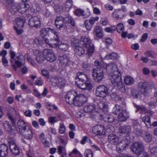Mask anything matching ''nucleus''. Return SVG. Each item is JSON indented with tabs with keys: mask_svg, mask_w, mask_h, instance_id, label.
Instances as JSON below:
<instances>
[{
	"mask_svg": "<svg viewBox=\"0 0 157 157\" xmlns=\"http://www.w3.org/2000/svg\"><path fill=\"white\" fill-rule=\"evenodd\" d=\"M73 46L75 47L74 51L75 54L81 56L85 54V50L83 48L80 47L77 43L76 44L75 42H73Z\"/></svg>",
	"mask_w": 157,
	"mask_h": 157,
	"instance_id": "412c9836",
	"label": "nucleus"
},
{
	"mask_svg": "<svg viewBox=\"0 0 157 157\" xmlns=\"http://www.w3.org/2000/svg\"><path fill=\"white\" fill-rule=\"evenodd\" d=\"M142 121L144 122L147 128H150L151 125L150 118L148 116L144 117L142 118Z\"/></svg>",
	"mask_w": 157,
	"mask_h": 157,
	"instance_id": "f704fd0d",
	"label": "nucleus"
},
{
	"mask_svg": "<svg viewBox=\"0 0 157 157\" xmlns=\"http://www.w3.org/2000/svg\"><path fill=\"white\" fill-rule=\"evenodd\" d=\"M58 60L61 65L63 67L68 66L71 63L69 58V56L68 55L58 54Z\"/></svg>",
	"mask_w": 157,
	"mask_h": 157,
	"instance_id": "1a4fd4ad",
	"label": "nucleus"
},
{
	"mask_svg": "<svg viewBox=\"0 0 157 157\" xmlns=\"http://www.w3.org/2000/svg\"><path fill=\"white\" fill-rule=\"evenodd\" d=\"M75 78L76 80H88L87 75L82 72L77 73Z\"/></svg>",
	"mask_w": 157,
	"mask_h": 157,
	"instance_id": "2f4dec72",
	"label": "nucleus"
},
{
	"mask_svg": "<svg viewBox=\"0 0 157 157\" xmlns=\"http://www.w3.org/2000/svg\"><path fill=\"white\" fill-rule=\"evenodd\" d=\"M114 128L113 126L111 125H109L106 129V132L109 133H112L114 131Z\"/></svg>",
	"mask_w": 157,
	"mask_h": 157,
	"instance_id": "052dcab7",
	"label": "nucleus"
},
{
	"mask_svg": "<svg viewBox=\"0 0 157 157\" xmlns=\"http://www.w3.org/2000/svg\"><path fill=\"white\" fill-rule=\"evenodd\" d=\"M94 31L97 37L100 38L103 37L102 30L101 27L98 25L95 26L94 29Z\"/></svg>",
	"mask_w": 157,
	"mask_h": 157,
	"instance_id": "c756f323",
	"label": "nucleus"
},
{
	"mask_svg": "<svg viewBox=\"0 0 157 157\" xmlns=\"http://www.w3.org/2000/svg\"><path fill=\"white\" fill-rule=\"evenodd\" d=\"M121 9L115 10L112 13L113 17L117 19H121L123 18L124 15L121 12Z\"/></svg>",
	"mask_w": 157,
	"mask_h": 157,
	"instance_id": "cd10ccee",
	"label": "nucleus"
},
{
	"mask_svg": "<svg viewBox=\"0 0 157 157\" xmlns=\"http://www.w3.org/2000/svg\"><path fill=\"white\" fill-rule=\"evenodd\" d=\"M110 96L112 100L115 101H120L122 100V98L115 92L112 93L110 94Z\"/></svg>",
	"mask_w": 157,
	"mask_h": 157,
	"instance_id": "a18cd8bd",
	"label": "nucleus"
},
{
	"mask_svg": "<svg viewBox=\"0 0 157 157\" xmlns=\"http://www.w3.org/2000/svg\"><path fill=\"white\" fill-rule=\"evenodd\" d=\"M84 24L87 30H90L91 29L92 26L90 24L88 20H85L84 22Z\"/></svg>",
	"mask_w": 157,
	"mask_h": 157,
	"instance_id": "864d4df0",
	"label": "nucleus"
},
{
	"mask_svg": "<svg viewBox=\"0 0 157 157\" xmlns=\"http://www.w3.org/2000/svg\"><path fill=\"white\" fill-rule=\"evenodd\" d=\"M73 5V1L72 0H67L65 3V7L68 9V11L72 7Z\"/></svg>",
	"mask_w": 157,
	"mask_h": 157,
	"instance_id": "09e8293b",
	"label": "nucleus"
},
{
	"mask_svg": "<svg viewBox=\"0 0 157 157\" xmlns=\"http://www.w3.org/2000/svg\"><path fill=\"white\" fill-rule=\"evenodd\" d=\"M64 19L65 22L70 23L73 26H75V21L71 16L67 15L66 17H64Z\"/></svg>",
	"mask_w": 157,
	"mask_h": 157,
	"instance_id": "c9c22d12",
	"label": "nucleus"
},
{
	"mask_svg": "<svg viewBox=\"0 0 157 157\" xmlns=\"http://www.w3.org/2000/svg\"><path fill=\"white\" fill-rule=\"evenodd\" d=\"M28 24L30 28H38L41 25L40 18L37 16L32 17L29 19Z\"/></svg>",
	"mask_w": 157,
	"mask_h": 157,
	"instance_id": "4468645a",
	"label": "nucleus"
},
{
	"mask_svg": "<svg viewBox=\"0 0 157 157\" xmlns=\"http://www.w3.org/2000/svg\"><path fill=\"white\" fill-rule=\"evenodd\" d=\"M150 152L153 155L157 156V147H153L151 149Z\"/></svg>",
	"mask_w": 157,
	"mask_h": 157,
	"instance_id": "338daca9",
	"label": "nucleus"
},
{
	"mask_svg": "<svg viewBox=\"0 0 157 157\" xmlns=\"http://www.w3.org/2000/svg\"><path fill=\"white\" fill-rule=\"evenodd\" d=\"M129 141L127 139H124L120 141L116 146V150L119 152L123 151L129 144Z\"/></svg>",
	"mask_w": 157,
	"mask_h": 157,
	"instance_id": "2eb2a0df",
	"label": "nucleus"
},
{
	"mask_svg": "<svg viewBox=\"0 0 157 157\" xmlns=\"http://www.w3.org/2000/svg\"><path fill=\"white\" fill-rule=\"evenodd\" d=\"M103 114H100L97 111H94L90 115L91 117L93 120H95L96 118L100 117L102 119V115Z\"/></svg>",
	"mask_w": 157,
	"mask_h": 157,
	"instance_id": "79ce46f5",
	"label": "nucleus"
},
{
	"mask_svg": "<svg viewBox=\"0 0 157 157\" xmlns=\"http://www.w3.org/2000/svg\"><path fill=\"white\" fill-rule=\"evenodd\" d=\"M106 72L109 75L112 74H116L121 72L117 68V67L114 63H109L106 65Z\"/></svg>",
	"mask_w": 157,
	"mask_h": 157,
	"instance_id": "9d476101",
	"label": "nucleus"
},
{
	"mask_svg": "<svg viewBox=\"0 0 157 157\" xmlns=\"http://www.w3.org/2000/svg\"><path fill=\"white\" fill-rule=\"evenodd\" d=\"M134 106L136 108V112L140 110L142 112H143V113H145L146 111V108L143 106L139 105H137L135 103H133Z\"/></svg>",
	"mask_w": 157,
	"mask_h": 157,
	"instance_id": "37998d69",
	"label": "nucleus"
},
{
	"mask_svg": "<svg viewBox=\"0 0 157 157\" xmlns=\"http://www.w3.org/2000/svg\"><path fill=\"white\" fill-rule=\"evenodd\" d=\"M11 147H10V148L12 154L14 155H18L20 153V150L17 145L16 144Z\"/></svg>",
	"mask_w": 157,
	"mask_h": 157,
	"instance_id": "7c9ffc66",
	"label": "nucleus"
},
{
	"mask_svg": "<svg viewBox=\"0 0 157 157\" xmlns=\"http://www.w3.org/2000/svg\"><path fill=\"white\" fill-rule=\"evenodd\" d=\"M104 127L101 124L94 126L92 129L93 132L96 135L101 136L104 134Z\"/></svg>",
	"mask_w": 157,
	"mask_h": 157,
	"instance_id": "f3484780",
	"label": "nucleus"
},
{
	"mask_svg": "<svg viewBox=\"0 0 157 157\" xmlns=\"http://www.w3.org/2000/svg\"><path fill=\"white\" fill-rule=\"evenodd\" d=\"M17 7H18L17 11L20 13H22L27 12L28 10H29V5L24 3H21L18 4Z\"/></svg>",
	"mask_w": 157,
	"mask_h": 157,
	"instance_id": "4be33fe9",
	"label": "nucleus"
},
{
	"mask_svg": "<svg viewBox=\"0 0 157 157\" xmlns=\"http://www.w3.org/2000/svg\"><path fill=\"white\" fill-rule=\"evenodd\" d=\"M128 113L125 110H123L118 115V119L121 121H125L129 117Z\"/></svg>",
	"mask_w": 157,
	"mask_h": 157,
	"instance_id": "bb28decb",
	"label": "nucleus"
},
{
	"mask_svg": "<svg viewBox=\"0 0 157 157\" xmlns=\"http://www.w3.org/2000/svg\"><path fill=\"white\" fill-rule=\"evenodd\" d=\"M124 29V26L122 23H120L117 25L116 28V30L117 31L120 33L122 32Z\"/></svg>",
	"mask_w": 157,
	"mask_h": 157,
	"instance_id": "3c124183",
	"label": "nucleus"
},
{
	"mask_svg": "<svg viewBox=\"0 0 157 157\" xmlns=\"http://www.w3.org/2000/svg\"><path fill=\"white\" fill-rule=\"evenodd\" d=\"M97 108L104 113L107 112L108 110V105L107 103L103 101H99L98 103Z\"/></svg>",
	"mask_w": 157,
	"mask_h": 157,
	"instance_id": "393cba45",
	"label": "nucleus"
},
{
	"mask_svg": "<svg viewBox=\"0 0 157 157\" xmlns=\"http://www.w3.org/2000/svg\"><path fill=\"white\" fill-rule=\"evenodd\" d=\"M37 52L38 55L36 56L35 58L36 59L38 63H41L44 60V57L43 56V54L39 53L38 51H37Z\"/></svg>",
	"mask_w": 157,
	"mask_h": 157,
	"instance_id": "c03bdc74",
	"label": "nucleus"
},
{
	"mask_svg": "<svg viewBox=\"0 0 157 157\" xmlns=\"http://www.w3.org/2000/svg\"><path fill=\"white\" fill-rule=\"evenodd\" d=\"M147 82H140L138 83V88L141 93L145 96H147L148 92L147 87L146 86Z\"/></svg>",
	"mask_w": 157,
	"mask_h": 157,
	"instance_id": "dca6fc26",
	"label": "nucleus"
},
{
	"mask_svg": "<svg viewBox=\"0 0 157 157\" xmlns=\"http://www.w3.org/2000/svg\"><path fill=\"white\" fill-rule=\"evenodd\" d=\"M56 46H58L59 48L62 51H66L68 48V45L66 43H61L60 44L58 45L57 43L54 44Z\"/></svg>",
	"mask_w": 157,
	"mask_h": 157,
	"instance_id": "a19ab883",
	"label": "nucleus"
},
{
	"mask_svg": "<svg viewBox=\"0 0 157 157\" xmlns=\"http://www.w3.org/2000/svg\"><path fill=\"white\" fill-rule=\"evenodd\" d=\"M107 112H105L102 115V119L106 122L111 123L114 121V118L113 115L111 114H106Z\"/></svg>",
	"mask_w": 157,
	"mask_h": 157,
	"instance_id": "a878e982",
	"label": "nucleus"
},
{
	"mask_svg": "<svg viewBox=\"0 0 157 157\" xmlns=\"http://www.w3.org/2000/svg\"><path fill=\"white\" fill-rule=\"evenodd\" d=\"M43 54L44 57V59L51 62H54L56 60V57L53 52L51 50L44 49L43 52Z\"/></svg>",
	"mask_w": 157,
	"mask_h": 157,
	"instance_id": "ddd939ff",
	"label": "nucleus"
},
{
	"mask_svg": "<svg viewBox=\"0 0 157 157\" xmlns=\"http://www.w3.org/2000/svg\"><path fill=\"white\" fill-rule=\"evenodd\" d=\"M108 93L107 87L104 85L98 86L96 90V95L98 97L102 98L105 97L108 95Z\"/></svg>",
	"mask_w": 157,
	"mask_h": 157,
	"instance_id": "6e6552de",
	"label": "nucleus"
},
{
	"mask_svg": "<svg viewBox=\"0 0 157 157\" xmlns=\"http://www.w3.org/2000/svg\"><path fill=\"white\" fill-rule=\"evenodd\" d=\"M134 132L136 134L139 136H142L143 134V132L142 130L138 128H135L134 130Z\"/></svg>",
	"mask_w": 157,
	"mask_h": 157,
	"instance_id": "bf43d9fd",
	"label": "nucleus"
},
{
	"mask_svg": "<svg viewBox=\"0 0 157 157\" xmlns=\"http://www.w3.org/2000/svg\"><path fill=\"white\" fill-rule=\"evenodd\" d=\"M16 21L18 27L19 28H22L24 25L25 20L22 17H20L16 19Z\"/></svg>",
	"mask_w": 157,
	"mask_h": 157,
	"instance_id": "ea45409f",
	"label": "nucleus"
},
{
	"mask_svg": "<svg viewBox=\"0 0 157 157\" xmlns=\"http://www.w3.org/2000/svg\"><path fill=\"white\" fill-rule=\"evenodd\" d=\"M10 7V10L11 12H14V13L15 12H16L17 11V7L18 6V4H14L13 2L11 3V4H10L9 5Z\"/></svg>",
	"mask_w": 157,
	"mask_h": 157,
	"instance_id": "de8ad7c7",
	"label": "nucleus"
},
{
	"mask_svg": "<svg viewBox=\"0 0 157 157\" xmlns=\"http://www.w3.org/2000/svg\"><path fill=\"white\" fill-rule=\"evenodd\" d=\"M108 140L109 143L116 144L119 141V138L115 135L110 134L108 137Z\"/></svg>",
	"mask_w": 157,
	"mask_h": 157,
	"instance_id": "c85d7f7f",
	"label": "nucleus"
},
{
	"mask_svg": "<svg viewBox=\"0 0 157 157\" xmlns=\"http://www.w3.org/2000/svg\"><path fill=\"white\" fill-rule=\"evenodd\" d=\"M59 78L53 76L50 79L51 85L53 86H57Z\"/></svg>",
	"mask_w": 157,
	"mask_h": 157,
	"instance_id": "49530a36",
	"label": "nucleus"
},
{
	"mask_svg": "<svg viewBox=\"0 0 157 157\" xmlns=\"http://www.w3.org/2000/svg\"><path fill=\"white\" fill-rule=\"evenodd\" d=\"M144 55L147 57H151L155 58V52L152 51H147L145 52Z\"/></svg>",
	"mask_w": 157,
	"mask_h": 157,
	"instance_id": "8fccbe9b",
	"label": "nucleus"
},
{
	"mask_svg": "<svg viewBox=\"0 0 157 157\" xmlns=\"http://www.w3.org/2000/svg\"><path fill=\"white\" fill-rule=\"evenodd\" d=\"M16 59H14L13 64H12L13 68L16 71L17 67H21L25 64V59L21 53H17Z\"/></svg>",
	"mask_w": 157,
	"mask_h": 157,
	"instance_id": "423d86ee",
	"label": "nucleus"
},
{
	"mask_svg": "<svg viewBox=\"0 0 157 157\" xmlns=\"http://www.w3.org/2000/svg\"><path fill=\"white\" fill-rule=\"evenodd\" d=\"M109 79L113 86L116 87L117 89L122 93L125 92L126 89L125 85L122 80L121 72L116 74L109 75Z\"/></svg>",
	"mask_w": 157,
	"mask_h": 157,
	"instance_id": "f257e3e1",
	"label": "nucleus"
},
{
	"mask_svg": "<svg viewBox=\"0 0 157 157\" xmlns=\"http://www.w3.org/2000/svg\"><path fill=\"white\" fill-rule=\"evenodd\" d=\"M124 81L125 83L127 85L131 86L133 84L134 82V79L130 76H126L124 78Z\"/></svg>",
	"mask_w": 157,
	"mask_h": 157,
	"instance_id": "72a5a7b5",
	"label": "nucleus"
},
{
	"mask_svg": "<svg viewBox=\"0 0 157 157\" xmlns=\"http://www.w3.org/2000/svg\"><path fill=\"white\" fill-rule=\"evenodd\" d=\"M137 157H149L148 154L146 152L142 151L137 155Z\"/></svg>",
	"mask_w": 157,
	"mask_h": 157,
	"instance_id": "774afa93",
	"label": "nucleus"
},
{
	"mask_svg": "<svg viewBox=\"0 0 157 157\" xmlns=\"http://www.w3.org/2000/svg\"><path fill=\"white\" fill-rule=\"evenodd\" d=\"M85 157H93V154L92 151L90 149H87L84 153Z\"/></svg>",
	"mask_w": 157,
	"mask_h": 157,
	"instance_id": "5fc2aeb1",
	"label": "nucleus"
},
{
	"mask_svg": "<svg viewBox=\"0 0 157 157\" xmlns=\"http://www.w3.org/2000/svg\"><path fill=\"white\" fill-rule=\"evenodd\" d=\"M66 80L63 77H59L57 86L60 89L63 88L65 85Z\"/></svg>",
	"mask_w": 157,
	"mask_h": 157,
	"instance_id": "58836bf2",
	"label": "nucleus"
},
{
	"mask_svg": "<svg viewBox=\"0 0 157 157\" xmlns=\"http://www.w3.org/2000/svg\"><path fill=\"white\" fill-rule=\"evenodd\" d=\"M65 131V127L63 124L60 123L59 129V132L61 134H63Z\"/></svg>",
	"mask_w": 157,
	"mask_h": 157,
	"instance_id": "680f3d73",
	"label": "nucleus"
},
{
	"mask_svg": "<svg viewBox=\"0 0 157 157\" xmlns=\"http://www.w3.org/2000/svg\"><path fill=\"white\" fill-rule=\"evenodd\" d=\"M79 43L86 48V55L89 56L92 55L94 52V45L91 44V41L89 38L85 36H81Z\"/></svg>",
	"mask_w": 157,
	"mask_h": 157,
	"instance_id": "7ed1b4c3",
	"label": "nucleus"
},
{
	"mask_svg": "<svg viewBox=\"0 0 157 157\" xmlns=\"http://www.w3.org/2000/svg\"><path fill=\"white\" fill-rule=\"evenodd\" d=\"M131 131V127L129 126L124 125L121 127L119 130V132L122 134H124V136H128Z\"/></svg>",
	"mask_w": 157,
	"mask_h": 157,
	"instance_id": "5701e85b",
	"label": "nucleus"
},
{
	"mask_svg": "<svg viewBox=\"0 0 157 157\" xmlns=\"http://www.w3.org/2000/svg\"><path fill=\"white\" fill-rule=\"evenodd\" d=\"M142 137L144 140L147 142H150L152 140V136L148 132L143 131V134Z\"/></svg>",
	"mask_w": 157,
	"mask_h": 157,
	"instance_id": "473e14b6",
	"label": "nucleus"
},
{
	"mask_svg": "<svg viewBox=\"0 0 157 157\" xmlns=\"http://www.w3.org/2000/svg\"><path fill=\"white\" fill-rule=\"evenodd\" d=\"M20 133L23 137L27 139H31L33 137V132L29 127L21 132Z\"/></svg>",
	"mask_w": 157,
	"mask_h": 157,
	"instance_id": "6ab92c4d",
	"label": "nucleus"
},
{
	"mask_svg": "<svg viewBox=\"0 0 157 157\" xmlns=\"http://www.w3.org/2000/svg\"><path fill=\"white\" fill-rule=\"evenodd\" d=\"M10 55L11 58L10 62L11 63V64H13V62H14L13 61L15 59V56H16V54L14 52L12 51H10Z\"/></svg>",
	"mask_w": 157,
	"mask_h": 157,
	"instance_id": "13d9d810",
	"label": "nucleus"
},
{
	"mask_svg": "<svg viewBox=\"0 0 157 157\" xmlns=\"http://www.w3.org/2000/svg\"><path fill=\"white\" fill-rule=\"evenodd\" d=\"M76 83L79 88L83 90H90L92 89V84L89 80H76Z\"/></svg>",
	"mask_w": 157,
	"mask_h": 157,
	"instance_id": "0eeeda50",
	"label": "nucleus"
},
{
	"mask_svg": "<svg viewBox=\"0 0 157 157\" xmlns=\"http://www.w3.org/2000/svg\"><path fill=\"white\" fill-rule=\"evenodd\" d=\"M49 32L52 33L56 36L51 40V41H54L57 43L60 42L59 36V33L53 29L50 28H42L40 31V35L42 38H44L47 35L49 36Z\"/></svg>",
	"mask_w": 157,
	"mask_h": 157,
	"instance_id": "39448f33",
	"label": "nucleus"
},
{
	"mask_svg": "<svg viewBox=\"0 0 157 157\" xmlns=\"http://www.w3.org/2000/svg\"><path fill=\"white\" fill-rule=\"evenodd\" d=\"M95 110L94 105H89L86 106L84 109V111L86 113H91Z\"/></svg>",
	"mask_w": 157,
	"mask_h": 157,
	"instance_id": "4c0bfd02",
	"label": "nucleus"
},
{
	"mask_svg": "<svg viewBox=\"0 0 157 157\" xmlns=\"http://www.w3.org/2000/svg\"><path fill=\"white\" fill-rule=\"evenodd\" d=\"M92 75L95 82H99L105 79V74L103 67H97L92 70Z\"/></svg>",
	"mask_w": 157,
	"mask_h": 157,
	"instance_id": "20e7f679",
	"label": "nucleus"
},
{
	"mask_svg": "<svg viewBox=\"0 0 157 157\" xmlns=\"http://www.w3.org/2000/svg\"><path fill=\"white\" fill-rule=\"evenodd\" d=\"M86 100V98L84 94H77L75 97L73 104L75 106H81L84 104Z\"/></svg>",
	"mask_w": 157,
	"mask_h": 157,
	"instance_id": "9b49d317",
	"label": "nucleus"
},
{
	"mask_svg": "<svg viewBox=\"0 0 157 157\" xmlns=\"http://www.w3.org/2000/svg\"><path fill=\"white\" fill-rule=\"evenodd\" d=\"M8 147L5 144H0V157H6L8 154Z\"/></svg>",
	"mask_w": 157,
	"mask_h": 157,
	"instance_id": "aec40b11",
	"label": "nucleus"
},
{
	"mask_svg": "<svg viewBox=\"0 0 157 157\" xmlns=\"http://www.w3.org/2000/svg\"><path fill=\"white\" fill-rule=\"evenodd\" d=\"M34 42L36 45L41 46L43 44V41L39 37L36 38L34 40Z\"/></svg>",
	"mask_w": 157,
	"mask_h": 157,
	"instance_id": "6e6d98bb",
	"label": "nucleus"
},
{
	"mask_svg": "<svg viewBox=\"0 0 157 157\" xmlns=\"http://www.w3.org/2000/svg\"><path fill=\"white\" fill-rule=\"evenodd\" d=\"M77 93L75 91L68 92L66 96V101L69 104L74 103L75 97L77 95Z\"/></svg>",
	"mask_w": 157,
	"mask_h": 157,
	"instance_id": "a211bd4d",
	"label": "nucleus"
},
{
	"mask_svg": "<svg viewBox=\"0 0 157 157\" xmlns=\"http://www.w3.org/2000/svg\"><path fill=\"white\" fill-rule=\"evenodd\" d=\"M123 111L122 107L118 105H116L115 106L113 109V113L114 114L117 115H118L119 114Z\"/></svg>",
	"mask_w": 157,
	"mask_h": 157,
	"instance_id": "e433bc0d",
	"label": "nucleus"
},
{
	"mask_svg": "<svg viewBox=\"0 0 157 157\" xmlns=\"http://www.w3.org/2000/svg\"><path fill=\"white\" fill-rule=\"evenodd\" d=\"M132 151L134 154L136 155L143 151L144 147L143 144L140 142H135L132 144L131 146Z\"/></svg>",
	"mask_w": 157,
	"mask_h": 157,
	"instance_id": "f8f14e48",
	"label": "nucleus"
},
{
	"mask_svg": "<svg viewBox=\"0 0 157 157\" xmlns=\"http://www.w3.org/2000/svg\"><path fill=\"white\" fill-rule=\"evenodd\" d=\"M7 116L9 120L11 121L12 125L8 121H5L3 123V125L6 132L10 134L14 135L17 132L16 128L15 126L16 121L15 118H14L9 110L7 113Z\"/></svg>",
	"mask_w": 157,
	"mask_h": 157,
	"instance_id": "f03ea898",
	"label": "nucleus"
},
{
	"mask_svg": "<svg viewBox=\"0 0 157 157\" xmlns=\"http://www.w3.org/2000/svg\"><path fill=\"white\" fill-rule=\"evenodd\" d=\"M99 18L98 17H91L89 20H88L89 22L90 23V24H91L93 26V25L94 23L96 21H98V20Z\"/></svg>",
	"mask_w": 157,
	"mask_h": 157,
	"instance_id": "69168bd1",
	"label": "nucleus"
},
{
	"mask_svg": "<svg viewBox=\"0 0 157 157\" xmlns=\"http://www.w3.org/2000/svg\"><path fill=\"white\" fill-rule=\"evenodd\" d=\"M8 142L9 144V147H11V146L12 145H14L16 144L14 140L12 138H9L8 139Z\"/></svg>",
	"mask_w": 157,
	"mask_h": 157,
	"instance_id": "0e129e2a",
	"label": "nucleus"
},
{
	"mask_svg": "<svg viewBox=\"0 0 157 157\" xmlns=\"http://www.w3.org/2000/svg\"><path fill=\"white\" fill-rule=\"evenodd\" d=\"M56 27L58 29H60L63 27L64 21H55Z\"/></svg>",
	"mask_w": 157,
	"mask_h": 157,
	"instance_id": "4d7b16f0",
	"label": "nucleus"
},
{
	"mask_svg": "<svg viewBox=\"0 0 157 157\" xmlns=\"http://www.w3.org/2000/svg\"><path fill=\"white\" fill-rule=\"evenodd\" d=\"M83 12V10H82L80 9H76L75 11V14L78 16H81L82 13Z\"/></svg>",
	"mask_w": 157,
	"mask_h": 157,
	"instance_id": "e2e57ef3",
	"label": "nucleus"
},
{
	"mask_svg": "<svg viewBox=\"0 0 157 157\" xmlns=\"http://www.w3.org/2000/svg\"><path fill=\"white\" fill-rule=\"evenodd\" d=\"M117 57V54L115 52H112L109 55H107L106 56V58L112 59H115Z\"/></svg>",
	"mask_w": 157,
	"mask_h": 157,
	"instance_id": "603ef678",
	"label": "nucleus"
},
{
	"mask_svg": "<svg viewBox=\"0 0 157 157\" xmlns=\"http://www.w3.org/2000/svg\"><path fill=\"white\" fill-rule=\"evenodd\" d=\"M17 126L20 133L29 127L27 123L22 120H19L17 122Z\"/></svg>",
	"mask_w": 157,
	"mask_h": 157,
	"instance_id": "b1692460",
	"label": "nucleus"
}]
</instances>
